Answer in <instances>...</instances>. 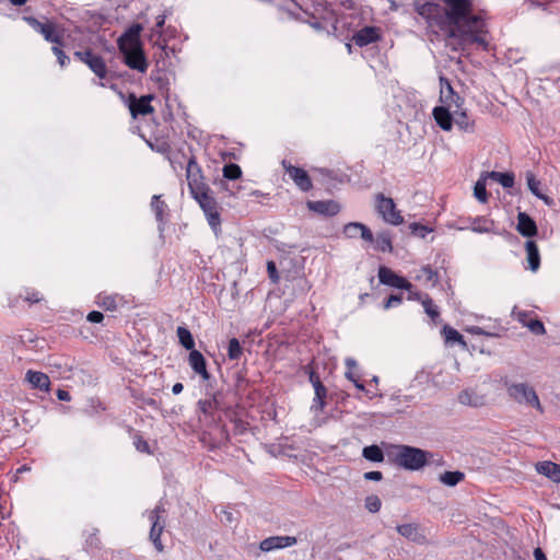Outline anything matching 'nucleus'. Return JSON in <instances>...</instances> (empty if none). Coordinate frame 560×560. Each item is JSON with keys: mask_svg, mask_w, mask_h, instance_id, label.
Listing matches in <instances>:
<instances>
[{"mask_svg": "<svg viewBox=\"0 0 560 560\" xmlns=\"http://www.w3.org/2000/svg\"><path fill=\"white\" fill-rule=\"evenodd\" d=\"M384 451L376 444L368 445L362 450V456L364 459L372 463H382L385 459Z\"/></svg>", "mask_w": 560, "mask_h": 560, "instance_id": "nucleus-28", "label": "nucleus"}, {"mask_svg": "<svg viewBox=\"0 0 560 560\" xmlns=\"http://www.w3.org/2000/svg\"><path fill=\"white\" fill-rule=\"evenodd\" d=\"M465 478V475L464 472L459 471V470H454V471H444L443 474L440 475L439 479L440 481L445 485V486H448V487H455L456 485H458L462 480H464Z\"/></svg>", "mask_w": 560, "mask_h": 560, "instance_id": "nucleus-31", "label": "nucleus"}, {"mask_svg": "<svg viewBox=\"0 0 560 560\" xmlns=\"http://www.w3.org/2000/svg\"><path fill=\"white\" fill-rule=\"evenodd\" d=\"M283 167L285 168L289 176L294 180V183L304 191H307L312 188V180L307 173L300 167H295L292 165H287L283 161Z\"/></svg>", "mask_w": 560, "mask_h": 560, "instance_id": "nucleus-14", "label": "nucleus"}, {"mask_svg": "<svg viewBox=\"0 0 560 560\" xmlns=\"http://www.w3.org/2000/svg\"><path fill=\"white\" fill-rule=\"evenodd\" d=\"M303 369L305 374L308 375V381L312 383L315 392L312 409L315 411H323L326 406L327 388L322 383L320 377L316 372L314 360H312Z\"/></svg>", "mask_w": 560, "mask_h": 560, "instance_id": "nucleus-6", "label": "nucleus"}, {"mask_svg": "<svg viewBox=\"0 0 560 560\" xmlns=\"http://www.w3.org/2000/svg\"><path fill=\"white\" fill-rule=\"evenodd\" d=\"M103 305L108 310H114L116 308V301L114 298L107 296L104 299Z\"/></svg>", "mask_w": 560, "mask_h": 560, "instance_id": "nucleus-61", "label": "nucleus"}, {"mask_svg": "<svg viewBox=\"0 0 560 560\" xmlns=\"http://www.w3.org/2000/svg\"><path fill=\"white\" fill-rule=\"evenodd\" d=\"M518 320L535 335H542L545 332L544 324L536 318H527L524 313H517Z\"/></svg>", "mask_w": 560, "mask_h": 560, "instance_id": "nucleus-29", "label": "nucleus"}, {"mask_svg": "<svg viewBox=\"0 0 560 560\" xmlns=\"http://www.w3.org/2000/svg\"><path fill=\"white\" fill-rule=\"evenodd\" d=\"M425 279V281L435 283L436 282V272H434L430 267H423L421 269V275L417 276V279Z\"/></svg>", "mask_w": 560, "mask_h": 560, "instance_id": "nucleus-45", "label": "nucleus"}, {"mask_svg": "<svg viewBox=\"0 0 560 560\" xmlns=\"http://www.w3.org/2000/svg\"><path fill=\"white\" fill-rule=\"evenodd\" d=\"M447 20L446 36L453 49H465L470 44L488 47L487 24L474 13V0H442Z\"/></svg>", "mask_w": 560, "mask_h": 560, "instance_id": "nucleus-1", "label": "nucleus"}, {"mask_svg": "<svg viewBox=\"0 0 560 560\" xmlns=\"http://www.w3.org/2000/svg\"><path fill=\"white\" fill-rule=\"evenodd\" d=\"M358 229L361 230L360 236L362 240H364L365 242H369V243L374 242L373 233L366 225L362 224V228H358Z\"/></svg>", "mask_w": 560, "mask_h": 560, "instance_id": "nucleus-49", "label": "nucleus"}, {"mask_svg": "<svg viewBox=\"0 0 560 560\" xmlns=\"http://www.w3.org/2000/svg\"><path fill=\"white\" fill-rule=\"evenodd\" d=\"M56 395H57V398L61 401H69L71 399L69 392H67L65 389H58Z\"/></svg>", "mask_w": 560, "mask_h": 560, "instance_id": "nucleus-59", "label": "nucleus"}, {"mask_svg": "<svg viewBox=\"0 0 560 560\" xmlns=\"http://www.w3.org/2000/svg\"><path fill=\"white\" fill-rule=\"evenodd\" d=\"M415 11L423 18L430 27L439 26L443 28L447 25L445 15H442L440 4L428 0H413Z\"/></svg>", "mask_w": 560, "mask_h": 560, "instance_id": "nucleus-5", "label": "nucleus"}, {"mask_svg": "<svg viewBox=\"0 0 560 560\" xmlns=\"http://www.w3.org/2000/svg\"><path fill=\"white\" fill-rule=\"evenodd\" d=\"M228 350H240V341L236 338H232Z\"/></svg>", "mask_w": 560, "mask_h": 560, "instance_id": "nucleus-64", "label": "nucleus"}, {"mask_svg": "<svg viewBox=\"0 0 560 560\" xmlns=\"http://www.w3.org/2000/svg\"><path fill=\"white\" fill-rule=\"evenodd\" d=\"M488 177H485V172L481 173L479 179L476 182L474 187V196L482 203L487 202L488 194L486 190Z\"/></svg>", "mask_w": 560, "mask_h": 560, "instance_id": "nucleus-33", "label": "nucleus"}, {"mask_svg": "<svg viewBox=\"0 0 560 560\" xmlns=\"http://www.w3.org/2000/svg\"><path fill=\"white\" fill-rule=\"evenodd\" d=\"M25 380L31 384L32 388L43 392H49L50 389V381L45 373L28 370L25 374Z\"/></svg>", "mask_w": 560, "mask_h": 560, "instance_id": "nucleus-20", "label": "nucleus"}, {"mask_svg": "<svg viewBox=\"0 0 560 560\" xmlns=\"http://www.w3.org/2000/svg\"><path fill=\"white\" fill-rule=\"evenodd\" d=\"M25 21L38 33H40L47 42L61 45L63 39L62 31L52 22H40L35 18H25Z\"/></svg>", "mask_w": 560, "mask_h": 560, "instance_id": "nucleus-8", "label": "nucleus"}, {"mask_svg": "<svg viewBox=\"0 0 560 560\" xmlns=\"http://www.w3.org/2000/svg\"><path fill=\"white\" fill-rule=\"evenodd\" d=\"M241 175L242 171L237 164H228L223 167V176L228 179H237Z\"/></svg>", "mask_w": 560, "mask_h": 560, "instance_id": "nucleus-38", "label": "nucleus"}, {"mask_svg": "<svg viewBox=\"0 0 560 560\" xmlns=\"http://www.w3.org/2000/svg\"><path fill=\"white\" fill-rule=\"evenodd\" d=\"M152 208L154 209L155 211V214H156V218L158 219H161L162 217V212H163V207H164V203L159 201V198L156 196H154L153 198V201L151 203Z\"/></svg>", "mask_w": 560, "mask_h": 560, "instance_id": "nucleus-50", "label": "nucleus"}, {"mask_svg": "<svg viewBox=\"0 0 560 560\" xmlns=\"http://www.w3.org/2000/svg\"><path fill=\"white\" fill-rule=\"evenodd\" d=\"M397 532L410 540H417L419 533L418 527L415 524H401L397 526Z\"/></svg>", "mask_w": 560, "mask_h": 560, "instance_id": "nucleus-36", "label": "nucleus"}, {"mask_svg": "<svg viewBox=\"0 0 560 560\" xmlns=\"http://www.w3.org/2000/svg\"><path fill=\"white\" fill-rule=\"evenodd\" d=\"M243 353L244 352H226V355H224L222 352H218L217 355L214 352L213 360L217 364H220L219 357H222L223 362H234L240 360Z\"/></svg>", "mask_w": 560, "mask_h": 560, "instance_id": "nucleus-43", "label": "nucleus"}, {"mask_svg": "<svg viewBox=\"0 0 560 560\" xmlns=\"http://www.w3.org/2000/svg\"><path fill=\"white\" fill-rule=\"evenodd\" d=\"M458 400L462 405L475 408L482 407L487 404L486 395L479 394L475 389H465L460 392Z\"/></svg>", "mask_w": 560, "mask_h": 560, "instance_id": "nucleus-18", "label": "nucleus"}, {"mask_svg": "<svg viewBox=\"0 0 560 560\" xmlns=\"http://www.w3.org/2000/svg\"><path fill=\"white\" fill-rule=\"evenodd\" d=\"M267 270H268V273H269V277L271 278V280L273 282H277L279 277H278V273H277L276 264L273 261L269 260L267 262Z\"/></svg>", "mask_w": 560, "mask_h": 560, "instance_id": "nucleus-52", "label": "nucleus"}, {"mask_svg": "<svg viewBox=\"0 0 560 560\" xmlns=\"http://www.w3.org/2000/svg\"><path fill=\"white\" fill-rule=\"evenodd\" d=\"M376 248L381 252H390L392 250V242L389 237L385 234L378 235L375 240Z\"/></svg>", "mask_w": 560, "mask_h": 560, "instance_id": "nucleus-44", "label": "nucleus"}, {"mask_svg": "<svg viewBox=\"0 0 560 560\" xmlns=\"http://www.w3.org/2000/svg\"><path fill=\"white\" fill-rule=\"evenodd\" d=\"M410 229H411L413 234L420 235L422 237L425 235V232H427V228L421 225V224H418V223H412L410 225Z\"/></svg>", "mask_w": 560, "mask_h": 560, "instance_id": "nucleus-56", "label": "nucleus"}, {"mask_svg": "<svg viewBox=\"0 0 560 560\" xmlns=\"http://www.w3.org/2000/svg\"><path fill=\"white\" fill-rule=\"evenodd\" d=\"M296 538L293 536H273L264 539L260 542V549L262 551H271L275 549H281L284 547H290L296 544Z\"/></svg>", "mask_w": 560, "mask_h": 560, "instance_id": "nucleus-15", "label": "nucleus"}, {"mask_svg": "<svg viewBox=\"0 0 560 560\" xmlns=\"http://www.w3.org/2000/svg\"><path fill=\"white\" fill-rule=\"evenodd\" d=\"M388 460L406 470L417 471L423 468L432 454L422 448L410 445H389L386 448Z\"/></svg>", "mask_w": 560, "mask_h": 560, "instance_id": "nucleus-2", "label": "nucleus"}, {"mask_svg": "<svg viewBox=\"0 0 560 560\" xmlns=\"http://www.w3.org/2000/svg\"><path fill=\"white\" fill-rule=\"evenodd\" d=\"M104 316L101 312L93 311L89 313L88 320L91 323H101L103 320Z\"/></svg>", "mask_w": 560, "mask_h": 560, "instance_id": "nucleus-57", "label": "nucleus"}, {"mask_svg": "<svg viewBox=\"0 0 560 560\" xmlns=\"http://www.w3.org/2000/svg\"><path fill=\"white\" fill-rule=\"evenodd\" d=\"M470 229L471 231L477 233H488L491 231V228L488 225L487 220L482 218L474 220Z\"/></svg>", "mask_w": 560, "mask_h": 560, "instance_id": "nucleus-42", "label": "nucleus"}, {"mask_svg": "<svg viewBox=\"0 0 560 560\" xmlns=\"http://www.w3.org/2000/svg\"><path fill=\"white\" fill-rule=\"evenodd\" d=\"M400 302H401V298H400L399 295H390V296L387 299V301H386V303H385L384 307H385V308H389V307H392L393 305L399 304Z\"/></svg>", "mask_w": 560, "mask_h": 560, "instance_id": "nucleus-58", "label": "nucleus"}, {"mask_svg": "<svg viewBox=\"0 0 560 560\" xmlns=\"http://www.w3.org/2000/svg\"><path fill=\"white\" fill-rule=\"evenodd\" d=\"M358 228H362V223L359 222H351L345 225L343 233L349 238H354L358 235H360L361 230Z\"/></svg>", "mask_w": 560, "mask_h": 560, "instance_id": "nucleus-41", "label": "nucleus"}, {"mask_svg": "<svg viewBox=\"0 0 560 560\" xmlns=\"http://www.w3.org/2000/svg\"><path fill=\"white\" fill-rule=\"evenodd\" d=\"M533 555L535 560H548L546 553L540 547L535 548Z\"/></svg>", "mask_w": 560, "mask_h": 560, "instance_id": "nucleus-60", "label": "nucleus"}, {"mask_svg": "<svg viewBox=\"0 0 560 560\" xmlns=\"http://www.w3.org/2000/svg\"><path fill=\"white\" fill-rule=\"evenodd\" d=\"M365 509L371 513H376L382 506L381 499L377 495H368L365 498Z\"/></svg>", "mask_w": 560, "mask_h": 560, "instance_id": "nucleus-39", "label": "nucleus"}, {"mask_svg": "<svg viewBox=\"0 0 560 560\" xmlns=\"http://www.w3.org/2000/svg\"><path fill=\"white\" fill-rule=\"evenodd\" d=\"M212 405H213V402L211 400H199L198 401V408L205 415H208L210 412Z\"/></svg>", "mask_w": 560, "mask_h": 560, "instance_id": "nucleus-53", "label": "nucleus"}, {"mask_svg": "<svg viewBox=\"0 0 560 560\" xmlns=\"http://www.w3.org/2000/svg\"><path fill=\"white\" fill-rule=\"evenodd\" d=\"M122 55L125 57V63L129 68H131L133 70H138L140 72L147 71L148 62L145 60L142 48L132 50V51H128V52H124Z\"/></svg>", "mask_w": 560, "mask_h": 560, "instance_id": "nucleus-16", "label": "nucleus"}, {"mask_svg": "<svg viewBox=\"0 0 560 560\" xmlns=\"http://www.w3.org/2000/svg\"><path fill=\"white\" fill-rule=\"evenodd\" d=\"M135 398L140 400L143 405H147V406H150V407H152L154 409H158V402L153 398H150V397L145 398V397H143L142 394L139 395V396H135Z\"/></svg>", "mask_w": 560, "mask_h": 560, "instance_id": "nucleus-54", "label": "nucleus"}, {"mask_svg": "<svg viewBox=\"0 0 560 560\" xmlns=\"http://www.w3.org/2000/svg\"><path fill=\"white\" fill-rule=\"evenodd\" d=\"M526 179H527V186H528V189L536 196L538 197L539 199L544 200L547 205H550L551 203V199L544 195L540 189H539V186H540V182L536 179V177L534 176V174L532 173H528L526 175Z\"/></svg>", "mask_w": 560, "mask_h": 560, "instance_id": "nucleus-32", "label": "nucleus"}, {"mask_svg": "<svg viewBox=\"0 0 560 560\" xmlns=\"http://www.w3.org/2000/svg\"><path fill=\"white\" fill-rule=\"evenodd\" d=\"M186 178H187L191 195H195V194L208 188L206 186V184L203 183L201 170L195 160H189V162L187 164Z\"/></svg>", "mask_w": 560, "mask_h": 560, "instance_id": "nucleus-11", "label": "nucleus"}, {"mask_svg": "<svg viewBox=\"0 0 560 560\" xmlns=\"http://www.w3.org/2000/svg\"><path fill=\"white\" fill-rule=\"evenodd\" d=\"M442 334L447 347H467V343L464 341L463 336L456 329L450 326H444Z\"/></svg>", "mask_w": 560, "mask_h": 560, "instance_id": "nucleus-25", "label": "nucleus"}, {"mask_svg": "<svg viewBox=\"0 0 560 560\" xmlns=\"http://www.w3.org/2000/svg\"><path fill=\"white\" fill-rule=\"evenodd\" d=\"M378 279L382 283L397 289H405L407 291H410L412 288V284L408 280L398 276L393 270L386 267H381L378 269Z\"/></svg>", "mask_w": 560, "mask_h": 560, "instance_id": "nucleus-13", "label": "nucleus"}, {"mask_svg": "<svg viewBox=\"0 0 560 560\" xmlns=\"http://www.w3.org/2000/svg\"><path fill=\"white\" fill-rule=\"evenodd\" d=\"M179 343L187 350H194L195 341L190 331L184 327L177 328Z\"/></svg>", "mask_w": 560, "mask_h": 560, "instance_id": "nucleus-35", "label": "nucleus"}, {"mask_svg": "<svg viewBox=\"0 0 560 560\" xmlns=\"http://www.w3.org/2000/svg\"><path fill=\"white\" fill-rule=\"evenodd\" d=\"M148 517L150 520V522L152 523V525H159V524H162L161 522V518L160 515H154V513H152L151 511L148 512Z\"/></svg>", "mask_w": 560, "mask_h": 560, "instance_id": "nucleus-63", "label": "nucleus"}, {"mask_svg": "<svg viewBox=\"0 0 560 560\" xmlns=\"http://www.w3.org/2000/svg\"><path fill=\"white\" fill-rule=\"evenodd\" d=\"M52 52L57 56L60 66L63 67L68 60V57L65 55V52L56 46L52 47Z\"/></svg>", "mask_w": 560, "mask_h": 560, "instance_id": "nucleus-55", "label": "nucleus"}, {"mask_svg": "<svg viewBox=\"0 0 560 560\" xmlns=\"http://www.w3.org/2000/svg\"><path fill=\"white\" fill-rule=\"evenodd\" d=\"M536 470L538 474L549 478L553 482H560V464L544 460L536 464Z\"/></svg>", "mask_w": 560, "mask_h": 560, "instance_id": "nucleus-21", "label": "nucleus"}, {"mask_svg": "<svg viewBox=\"0 0 560 560\" xmlns=\"http://www.w3.org/2000/svg\"><path fill=\"white\" fill-rule=\"evenodd\" d=\"M192 197L198 201V203L200 205V207L205 211V213L217 209V202H215L214 198L209 195L208 188L192 195Z\"/></svg>", "mask_w": 560, "mask_h": 560, "instance_id": "nucleus-27", "label": "nucleus"}, {"mask_svg": "<svg viewBox=\"0 0 560 560\" xmlns=\"http://www.w3.org/2000/svg\"><path fill=\"white\" fill-rule=\"evenodd\" d=\"M218 515L220 516L222 523L231 525L232 523L236 522V517L234 516V513L231 511L221 509Z\"/></svg>", "mask_w": 560, "mask_h": 560, "instance_id": "nucleus-47", "label": "nucleus"}, {"mask_svg": "<svg viewBox=\"0 0 560 560\" xmlns=\"http://www.w3.org/2000/svg\"><path fill=\"white\" fill-rule=\"evenodd\" d=\"M364 479L371 481H381L383 479V474L378 470H371L364 474Z\"/></svg>", "mask_w": 560, "mask_h": 560, "instance_id": "nucleus-51", "label": "nucleus"}, {"mask_svg": "<svg viewBox=\"0 0 560 560\" xmlns=\"http://www.w3.org/2000/svg\"><path fill=\"white\" fill-rule=\"evenodd\" d=\"M525 249L527 254V262L528 267L532 271H537L540 266V256L538 252V247L535 242L527 241L525 244Z\"/></svg>", "mask_w": 560, "mask_h": 560, "instance_id": "nucleus-26", "label": "nucleus"}, {"mask_svg": "<svg viewBox=\"0 0 560 560\" xmlns=\"http://www.w3.org/2000/svg\"><path fill=\"white\" fill-rule=\"evenodd\" d=\"M307 208L311 211H314V212H316L318 214H323V215H335L340 210V206L332 200L308 201Z\"/></svg>", "mask_w": 560, "mask_h": 560, "instance_id": "nucleus-19", "label": "nucleus"}, {"mask_svg": "<svg viewBox=\"0 0 560 560\" xmlns=\"http://www.w3.org/2000/svg\"><path fill=\"white\" fill-rule=\"evenodd\" d=\"M164 527H165V521H162V524H159V525H151L149 538L153 542V545L158 551H162L164 548L162 545L161 538H160Z\"/></svg>", "mask_w": 560, "mask_h": 560, "instance_id": "nucleus-34", "label": "nucleus"}, {"mask_svg": "<svg viewBox=\"0 0 560 560\" xmlns=\"http://www.w3.org/2000/svg\"><path fill=\"white\" fill-rule=\"evenodd\" d=\"M206 215H207L209 224L213 229H217L220 225V215H219V212L217 209L213 211L207 212Z\"/></svg>", "mask_w": 560, "mask_h": 560, "instance_id": "nucleus-48", "label": "nucleus"}, {"mask_svg": "<svg viewBox=\"0 0 560 560\" xmlns=\"http://www.w3.org/2000/svg\"><path fill=\"white\" fill-rule=\"evenodd\" d=\"M501 382L513 401L544 412V408L534 387L529 386L527 383L511 382L508 377L502 378Z\"/></svg>", "mask_w": 560, "mask_h": 560, "instance_id": "nucleus-4", "label": "nucleus"}, {"mask_svg": "<svg viewBox=\"0 0 560 560\" xmlns=\"http://www.w3.org/2000/svg\"><path fill=\"white\" fill-rule=\"evenodd\" d=\"M141 31L142 26L140 24H133L119 37L118 47L122 54L142 48L140 42Z\"/></svg>", "mask_w": 560, "mask_h": 560, "instance_id": "nucleus-9", "label": "nucleus"}, {"mask_svg": "<svg viewBox=\"0 0 560 560\" xmlns=\"http://www.w3.org/2000/svg\"><path fill=\"white\" fill-rule=\"evenodd\" d=\"M152 513H154V515H160V517H162L163 514L166 513V510L163 505L162 502H160L159 504L155 505V508L153 510H151Z\"/></svg>", "mask_w": 560, "mask_h": 560, "instance_id": "nucleus-62", "label": "nucleus"}, {"mask_svg": "<svg viewBox=\"0 0 560 560\" xmlns=\"http://www.w3.org/2000/svg\"><path fill=\"white\" fill-rule=\"evenodd\" d=\"M517 231L527 237L534 236L537 233V226L534 220L525 212H520L517 215Z\"/></svg>", "mask_w": 560, "mask_h": 560, "instance_id": "nucleus-23", "label": "nucleus"}, {"mask_svg": "<svg viewBox=\"0 0 560 560\" xmlns=\"http://www.w3.org/2000/svg\"><path fill=\"white\" fill-rule=\"evenodd\" d=\"M422 305L424 307L425 313L432 318L435 319L439 317V310L438 306L433 303L431 299L428 296L423 300H421Z\"/></svg>", "mask_w": 560, "mask_h": 560, "instance_id": "nucleus-40", "label": "nucleus"}, {"mask_svg": "<svg viewBox=\"0 0 560 560\" xmlns=\"http://www.w3.org/2000/svg\"><path fill=\"white\" fill-rule=\"evenodd\" d=\"M375 209L383 220L389 224L399 225L404 222L400 212L396 209L394 200L385 197L383 194L375 196Z\"/></svg>", "mask_w": 560, "mask_h": 560, "instance_id": "nucleus-7", "label": "nucleus"}, {"mask_svg": "<svg viewBox=\"0 0 560 560\" xmlns=\"http://www.w3.org/2000/svg\"><path fill=\"white\" fill-rule=\"evenodd\" d=\"M378 38V32L377 28L373 26H366L362 30H360L355 35L353 36V40L358 46H366L371 43L376 42Z\"/></svg>", "mask_w": 560, "mask_h": 560, "instance_id": "nucleus-24", "label": "nucleus"}, {"mask_svg": "<svg viewBox=\"0 0 560 560\" xmlns=\"http://www.w3.org/2000/svg\"><path fill=\"white\" fill-rule=\"evenodd\" d=\"M485 177L500 183L504 188H511L514 185V175L512 173L485 172Z\"/></svg>", "mask_w": 560, "mask_h": 560, "instance_id": "nucleus-30", "label": "nucleus"}, {"mask_svg": "<svg viewBox=\"0 0 560 560\" xmlns=\"http://www.w3.org/2000/svg\"><path fill=\"white\" fill-rule=\"evenodd\" d=\"M152 98L151 95L141 96L138 100L132 96L129 104L131 115L136 117L138 115L152 114L154 112V108L150 105Z\"/></svg>", "mask_w": 560, "mask_h": 560, "instance_id": "nucleus-17", "label": "nucleus"}, {"mask_svg": "<svg viewBox=\"0 0 560 560\" xmlns=\"http://www.w3.org/2000/svg\"><path fill=\"white\" fill-rule=\"evenodd\" d=\"M189 364L195 373L199 374L205 381L210 378L207 371V362L202 352H189Z\"/></svg>", "mask_w": 560, "mask_h": 560, "instance_id": "nucleus-22", "label": "nucleus"}, {"mask_svg": "<svg viewBox=\"0 0 560 560\" xmlns=\"http://www.w3.org/2000/svg\"><path fill=\"white\" fill-rule=\"evenodd\" d=\"M74 57L86 63L98 78H104L106 75V66L103 59L100 56L94 55L91 50L75 51Z\"/></svg>", "mask_w": 560, "mask_h": 560, "instance_id": "nucleus-12", "label": "nucleus"}, {"mask_svg": "<svg viewBox=\"0 0 560 560\" xmlns=\"http://www.w3.org/2000/svg\"><path fill=\"white\" fill-rule=\"evenodd\" d=\"M463 105L464 104H458V107L450 106L448 120L451 122V129L453 128V124H455L458 129L471 132L474 131L475 122L468 117L467 110Z\"/></svg>", "mask_w": 560, "mask_h": 560, "instance_id": "nucleus-10", "label": "nucleus"}, {"mask_svg": "<svg viewBox=\"0 0 560 560\" xmlns=\"http://www.w3.org/2000/svg\"><path fill=\"white\" fill-rule=\"evenodd\" d=\"M440 85L441 105L434 107L432 115L436 125L442 130L451 131V122L448 120L450 106L458 107V104H464V100L454 92L447 79L440 78Z\"/></svg>", "mask_w": 560, "mask_h": 560, "instance_id": "nucleus-3", "label": "nucleus"}, {"mask_svg": "<svg viewBox=\"0 0 560 560\" xmlns=\"http://www.w3.org/2000/svg\"><path fill=\"white\" fill-rule=\"evenodd\" d=\"M133 444H135L137 451H139V452L148 453V454L151 453L148 442L145 440H143L141 436H137L133 441Z\"/></svg>", "mask_w": 560, "mask_h": 560, "instance_id": "nucleus-46", "label": "nucleus"}, {"mask_svg": "<svg viewBox=\"0 0 560 560\" xmlns=\"http://www.w3.org/2000/svg\"><path fill=\"white\" fill-rule=\"evenodd\" d=\"M345 375L348 380L353 382L354 386L359 390L365 393V395L369 396L370 399L376 396L375 393L365 387V385L360 381V378L354 375L353 371H346Z\"/></svg>", "mask_w": 560, "mask_h": 560, "instance_id": "nucleus-37", "label": "nucleus"}]
</instances>
